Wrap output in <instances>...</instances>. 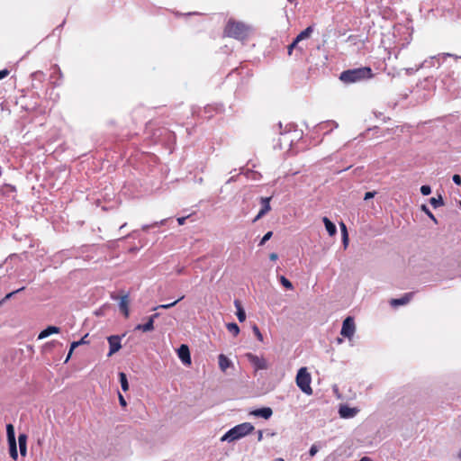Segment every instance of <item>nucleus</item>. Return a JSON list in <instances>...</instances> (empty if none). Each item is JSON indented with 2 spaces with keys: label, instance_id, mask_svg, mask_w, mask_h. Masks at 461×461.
I'll list each match as a JSON object with an SVG mask.
<instances>
[{
  "label": "nucleus",
  "instance_id": "1",
  "mask_svg": "<svg viewBox=\"0 0 461 461\" xmlns=\"http://www.w3.org/2000/svg\"><path fill=\"white\" fill-rule=\"evenodd\" d=\"M373 72L369 67H362L343 71L339 79L345 84H353L373 77Z\"/></svg>",
  "mask_w": 461,
  "mask_h": 461
},
{
  "label": "nucleus",
  "instance_id": "2",
  "mask_svg": "<svg viewBox=\"0 0 461 461\" xmlns=\"http://www.w3.org/2000/svg\"><path fill=\"white\" fill-rule=\"evenodd\" d=\"M254 430V426L249 422L239 424L229 429L221 438V441L233 442L250 434Z\"/></svg>",
  "mask_w": 461,
  "mask_h": 461
},
{
  "label": "nucleus",
  "instance_id": "3",
  "mask_svg": "<svg viewBox=\"0 0 461 461\" xmlns=\"http://www.w3.org/2000/svg\"><path fill=\"white\" fill-rule=\"evenodd\" d=\"M313 30V25H310L305 30L301 32L293 41V42L288 46V55L291 56L293 54L294 50H295L302 55L304 52L305 49L307 48V45L304 44L303 41L311 38Z\"/></svg>",
  "mask_w": 461,
  "mask_h": 461
},
{
  "label": "nucleus",
  "instance_id": "4",
  "mask_svg": "<svg viewBox=\"0 0 461 461\" xmlns=\"http://www.w3.org/2000/svg\"><path fill=\"white\" fill-rule=\"evenodd\" d=\"M224 32L229 37L244 40L249 36V27L243 23L230 20Z\"/></svg>",
  "mask_w": 461,
  "mask_h": 461
},
{
  "label": "nucleus",
  "instance_id": "5",
  "mask_svg": "<svg viewBox=\"0 0 461 461\" xmlns=\"http://www.w3.org/2000/svg\"><path fill=\"white\" fill-rule=\"evenodd\" d=\"M295 381L297 386L302 390V392L307 395H311L312 393V389L311 387L312 378L306 367H301L298 370Z\"/></svg>",
  "mask_w": 461,
  "mask_h": 461
},
{
  "label": "nucleus",
  "instance_id": "6",
  "mask_svg": "<svg viewBox=\"0 0 461 461\" xmlns=\"http://www.w3.org/2000/svg\"><path fill=\"white\" fill-rule=\"evenodd\" d=\"M439 84L442 88L451 93L452 95H458V89L456 87V80L454 78V72H444L439 77Z\"/></svg>",
  "mask_w": 461,
  "mask_h": 461
},
{
  "label": "nucleus",
  "instance_id": "7",
  "mask_svg": "<svg viewBox=\"0 0 461 461\" xmlns=\"http://www.w3.org/2000/svg\"><path fill=\"white\" fill-rule=\"evenodd\" d=\"M6 434H7V441H8V445H9L10 456L13 459L16 460L18 458V452H17L14 428L12 424L6 425Z\"/></svg>",
  "mask_w": 461,
  "mask_h": 461
},
{
  "label": "nucleus",
  "instance_id": "8",
  "mask_svg": "<svg viewBox=\"0 0 461 461\" xmlns=\"http://www.w3.org/2000/svg\"><path fill=\"white\" fill-rule=\"evenodd\" d=\"M355 331H356V325H355L354 318L351 316H348L343 321L340 334L343 337L348 338V339H351L355 334Z\"/></svg>",
  "mask_w": 461,
  "mask_h": 461
},
{
  "label": "nucleus",
  "instance_id": "9",
  "mask_svg": "<svg viewBox=\"0 0 461 461\" xmlns=\"http://www.w3.org/2000/svg\"><path fill=\"white\" fill-rule=\"evenodd\" d=\"M246 357L256 371L267 369L268 365L264 357H259L252 353L246 354Z\"/></svg>",
  "mask_w": 461,
  "mask_h": 461
},
{
  "label": "nucleus",
  "instance_id": "10",
  "mask_svg": "<svg viewBox=\"0 0 461 461\" xmlns=\"http://www.w3.org/2000/svg\"><path fill=\"white\" fill-rule=\"evenodd\" d=\"M108 343L110 346V351L108 353V356H112L122 348L121 345V337L117 335H113L108 337Z\"/></svg>",
  "mask_w": 461,
  "mask_h": 461
},
{
  "label": "nucleus",
  "instance_id": "11",
  "mask_svg": "<svg viewBox=\"0 0 461 461\" xmlns=\"http://www.w3.org/2000/svg\"><path fill=\"white\" fill-rule=\"evenodd\" d=\"M177 356L185 365H191V357L189 348L183 344L177 349Z\"/></svg>",
  "mask_w": 461,
  "mask_h": 461
},
{
  "label": "nucleus",
  "instance_id": "12",
  "mask_svg": "<svg viewBox=\"0 0 461 461\" xmlns=\"http://www.w3.org/2000/svg\"><path fill=\"white\" fill-rule=\"evenodd\" d=\"M446 56H450V53H440V54H438L436 56H432L429 59H425L419 66V68L416 70H418V69H420L421 68H430V67H433V66H435V62L436 61L438 62L440 59H444V58H446Z\"/></svg>",
  "mask_w": 461,
  "mask_h": 461
},
{
  "label": "nucleus",
  "instance_id": "13",
  "mask_svg": "<svg viewBox=\"0 0 461 461\" xmlns=\"http://www.w3.org/2000/svg\"><path fill=\"white\" fill-rule=\"evenodd\" d=\"M158 317V313H155L149 318L145 324H138L135 327L136 330H142L143 332L151 331L154 330V320Z\"/></svg>",
  "mask_w": 461,
  "mask_h": 461
},
{
  "label": "nucleus",
  "instance_id": "14",
  "mask_svg": "<svg viewBox=\"0 0 461 461\" xmlns=\"http://www.w3.org/2000/svg\"><path fill=\"white\" fill-rule=\"evenodd\" d=\"M413 294H414L413 293H407L404 295H402L401 298L392 299L390 301V304L393 307H398V306H401V305H405L409 302H411V300L413 297Z\"/></svg>",
  "mask_w": 461,
  "mask_h": 461
},
{
  "label": "nucleus",
  "instance_id": "15",
  "mask_svg": "<svg viewBox=\"0 0 461 461\" xmlns=\"http://www.w3.org/2000/svg\"><path fill=\"white\" fill-rule=\"evenodd\" d=\"M357 409L348 407V405H341L339 410V414L341 418L350 419L356 416Z\"/></svg>",
  "mask_w": 461,
  "mask_h": 461
},
{
  "label": "nucleus",
  "instance_id": "16",
  "mask_svg": "<svg viewBox=\"0 0 461 461\" xmlns=\"http://www.w3.org/2000/svg\"><path fill=\"white\" fill-rule=\"evenodd\" d=\"M250 414L255 417H261L264 418L265 420H268L272 416L273 411L269 407H263L252 411Z\"/></svg>",
  "mask_w": 461,
  "mask_h": 461
},
{
  "label": "nucleus",
  "instance_id": "17",
  "mask_svg": "<svg viewBox=\"0 0 461 461\" xmlns=\"http://www.w3.org/2000/svg\"><path fill=\"white\" fill-rule=\"evenodd\" d=\"M270 200H271V197H262L261 198L262 207L254 221H258V219H260L262 216H264L267 212H268L271 210Z\"/></svg>",
  "mask_w": 461,
  "mask_h": 461
},
{
  "label": "nucleus",
  "instance_id": "18",
  "mask_svg": "<svg viewBox=\"0 0 461 461\" xmlns=\"http://www.w3.org/2000/svg\"><path fill=\"white\" fill-rule=\"evenodd\" d=\"M18 443L21 456H25L27 454V435L24 433L19 434Z\"/></svg>",
  "mask_w": 461,
  "mask_h": 461
},
{
  "label": "nucleus",
  "instance_id": "19",
  "mask_svg": "<svg viewBox=\"0 0 461 461\" xmlns=\"http://www.w3.org/2000/svg\"><path fill=\"white\" fill-rule=\"evenodd\" d=\"M219 367L222 372L232 366V362L223 354H220L218 357Z\"/></svg>",
  "mask_w": 461,
  "mask_h": 461
},
{
  "label": "nucleus",
  "instance_id": "20",
  "mask_svg": "<svg viewBox=\"0 0 461 461\" xmlns=\"http://www.w3.org/2000/svg\"><path fill=\"white\" fill-rule=\"evenodd\" d=\"M59 327H56V326H49L48 328H46L45 330H43L42 331H41V333L39 334L38 336V339H43L47 337H49L50 335L51 334H56V333H59Z\"/></svg>",
  "mask_w": 461,
  "mask_h": 461
},
{
  "label": "nucleus",
  "instance_id": "21",
  "mask_svg": "<svg viewBox=\"0 0 461 461\" xmlns=\"http://www.w3.org/2000/svg\"><path fill=\"white\" fill-rule=\"evenodd\" d=\"M128 304H129L128 295L126 294V295L122 296L120 303H119V307H120V311L124 314V316L126 318L129 316Z\"/></svg>",
  "mask_w": 461,
  "mask_h": 461
},
{
  "label": "nucleus",
  "instance_id": "22",
  "mask_svg": "<svg viewBox=\"0 0 461 461\" xmlns=\"http://www.w3.org/2000/svg\"><path fill=\"white\" fill-rule=\"evenodd\" d=\"M322 221L329 235L334 236L337 233L336 225L332 221H330L327 217H323Z\"/></svg>",
  "mask_w": 461,
  "mask_h": 461
},
{
  "label": "nucleus",
  "instance_id": "23",
  "mask_svg": "<svg viewBox=\"0 0 461 461\" xmlns=\"http://www.w3.org/2000/svg\"><path fill=\"white\" fill-rule=\"evenodd\" d=\"M234 305L237 309V318L238 320L240 321V322H243L245 320H246V312L243 309V307L241 306V303L239 300H235L234 301Z\"/></svg>",
  "mask_w": 461,
  "mask_h": 461
},
{
  "label": "nucleus",
  "instance_id": "24",
  "mask_svg": "<svg viewBox=\"0 0 461 461\" xmlns=\"http://www.w3.org/2000/svg\"><path fill=\"white\" fill-rule=\"evenodd\" d=\"M119 381H120L121 387H122V391H124V392L128 391L129 390V383H128L127 375L123 372L119 373Z\"/></svg>",
  "mask_w": 461,
  "mask_h": 461
},
{
  "label": "nucleus",
  "instance_id": "25",
  "mask_svg": "<svg viewBox=\"0 0 461 461\" xmlns=\"http://www.w3.org/2000/svg\"><path fill=\"white\" fill-rule=\"evenodd\" d=\"M167 221V219H164V220H161L160 221H155L152 224H146V225L142 226V230L144 231H147L151 228L162 226V225L166 224Z\"/></svg>",
  "mask_w": 461,
  "mask_h": 461
},
{
  "label": "nucleus",
  "instance_id": "26",
  "mask_svg": "<svg viewBox=\"0 0 461 461\" xmlns=\"http://www.w3.org/2000/svg\"><path fill=\"white\" fill-rule=\"evenodd\" d=\"M318 127H319V130H321V131L330 127V131H331L333 128H337L338 124H337V122H335L333 121H329V122L320 123Z\"/></svg>",
  "mask_w": 461,
  "mask_h": 461
},
{
  "label": "nucleus",
  "instance_id": "27",
  "mask_svg": "<svg viewBox=\"0 0 461 461\" xmlns=\"http://www.w3.org/2000/svg\"><path fill=\"white\" fill-rule=\"evenodd\" d=\"M429 203L430 204L434 207V208H438L441 205H443V199L442 197L439 195L438 197H431L429 199Z\"/></svg>",
  "mask_w": 461,
  "mask_h": 461
},
{
  "label": "nucleus",
  "instance_id": "28",
  "mask_svg": "<svg viewBox=\"0 0 461 461\" xmlns=\"http://www.w3.org/2000/svg\"><path fill=\"white\" fill-rule=\"evenodd\" d=\"M227 330L232 333L234 336H237L239 333H240V328L239 326L234 323V322H230V323H228L227 324Z\"/></svg>",
  "mask_w": 461,
  "mask_h": 461
},
{
  "label": "nucleus",
  "instance_id": "29",
  "mask_svg": "<svg viewBox=\"0 0 461 461\" xmlns=\"http://www.w3.org/2000/svg\"><path fill=\"white\" fill-rule=\"evenodd\" d=\"M183 298H184V296H181L179 299H177L176 301H175V302H173L171 303L160 304V305L157 306L156 308H154V310H157V309H169V308L173 307L174 305H176Z\"/></svg>",
  "mask_w": 461,
  "mask_h": 461
},
{
  "label": "nucleus",
  "instance_id": "30",
  "mask_svg": "<svg viewBox=\"0 0 461 461\" xmlns=\"http://www.w3.org/2000/svg\"><path fill=\"white\" fill-rule=\"evenodd\" d=\"M280 282L281 284L286 288V289H289V290H292L294 289V286L292 285V283L287 279L285 278V276H280Z\"/></svg>",
  "mask_w": 461,
  "mask_h": 461
},
{
  "label": "nucleus",
  "instance_id": "31",
  "mask_svg": "<svg viewBox=\"0 0 461 461\" xmlns=\"http://www.w3.org/2000/svg\"><path fill=\"white\" fill-rule=\"evenodd\" d=\"M252 330H253V333L255 334V336L257 337V339L259 340V341H263V335L262 333L260 332L258 327L257 325H253L252 327Z\"/></svg>",
  "mask_w": 461,
  "mask_h": 461
},
{
  "label": "nucleus",
  "instance_id": "32",
  "mask_svg": "<svg viewBox=\"0 0 461 461\" xmlns=\"http://www.w3.org/2000/svg\"><path fill=\"white\" fill-rule=\"evenodd\" d=\"M421 210L434 221L437 222V220L433 213L429 211V209L426 205L421 206Z\"/></svg>",
  "mask_w": 461,
  "mask_h": 461
},
{
  "label": "nucleus",
  "instance_id": "33",
  "mask_svg": "<svg viewBox=\"0 0 461 461\" xmlns=\"http://www.w3.org/2000/svg\"><path fill=\"white\" fill-rule=\"evenodd\" d=\"M319 448H320V446L318 444H313L312 445V447H310V450H309V455L310 456H314L317 452L319 451Z\"/></svg>",
  "mask_w": 461,
  "mask_h": 461
},
{
  "label": "nucleus",
  "instance_id": "34",
  "mask_svg": "<svg viewBox=\"0 0 461 461\" xmlns=\"http://www.w3.org/2000/svg\"><path fill=\"white\" fill-rule=\"evenodd\" d=\"M80 345V342L78 341H74L71 346H70V349H69V352H68V355L67 357V359H66V362L70 358L71 355H72V352L73 350L78 347Z\"/></svg>",
  "mask_w": 461,
  "mask_h": 461
},
{
  "label": "nucleus",
  "instance_id": "35",
  "mask_svg": "<svg viewBox=\"0 0 461 461\" xmlns=\"http://www.w3.org/2000/svg\"><path fill=\"white\" fill-rule=\"evenodd\" d=\"M420 193L423 194V195H429L431 194V188L429 185H422L420 187Z\"/></svg>",
  "mask_w": 461,
  "mask_h": 461
},
{
  "label": "nucleus",
  "instance_id": "36",
  "mask_svg": "<svg viewBox=\"0 0 461 461\" xmlns=\"http://www.w3.org/2000/svg\"><path fill=\"white\" fill-rule=\"evenodd\" d=\"M272 234H273V233H272V231H268V232H267V233L263 236L262 240H260L259 245H260V246L264 245V244H265V243H266V242H267V240L272 237Z\"/></svg>",
  "mask_w": 461,
  "mask_h": 461
},
{
  "label": "nucleus",
  "instance_id": "37",
  "mask_svg": "<svg viewBox=\"0 0 461 461\" xmlns=\"http://www.w3.org/2000/svg\"><path fill=\"white\" fill-rule=\"evenodd\" d=\"M52 70H53V72H52V74H51V77H55V75H56V76H59V77H61V70H60V68H59L57 65H55V66L52 68Z\"/></svg>",
  "mask_w": 461,
  "mask_h": 461
},
{
  "label": "nucleus",
  "instance_id": "38",
  "mask_svg": "<svg viewBox=\"0 0 461 461\" xmlns=\"http://www.w3.org/2000/svg\"><path fill=\"white\" fill-rule=\"evenodd\" d=\"M452 179L456 185H461V176L459 175H454Z\"/></svg>",
  "mask_w": 461,
  "mask_h": 461
},
{
  "label": "nucleus",
  "instance_id": "39",
  "mask_svg": "<svg viewBox=\"0 0 461 461\" xmlns=\"http://www.w3.org/2000/svg\"><path fill=\"white\" fill-rule=\"evenodd\" d=\"M375 194H376V193H375V191H373V192H366V193L365 194V197H364V199H365V200H369V199H371V198L375 197Z\"/></svg>",
  "mask_w": 461,
  "mask_h": 461
},
{
  "label": "nucleus",
  "instance_id": "40",
  "mask_svg": "<svg viewBox=\"0 0 461 461\" xmlns=\"http://www.w3.org/2000/svg\"><path fill=\"white\" fill-rule=\"evenodd\" d=\"M23 290H24V287H21V288L14 291L12 293H9L8 294H6L5 299H10L14 294H17V293H19V292H21Z\"/></svg>",
  "mask_w": 461,
  "mask_h": 461
},
{
  "label": "nucleus",
  "instance_id": "41",
  "mask_svg": "<svg viewBox=\"0 0 461 461\" xmlns=\"http://www.w3.org/2000/svg\"><path fill=\"white\" fill-rule=\"evenodd\" d=\"M9 75L8 69L0 70V79L6 77Z\"/></svg>",
  "mask_w": 461,
  "mask_h": 461
},
{
  "label": "nucleus",
  "instance_id": "42",
  "mask_svg": "<svg viewBox=\"0 0 461 461\" xmlns=\"http://www.w3.org/2000/svg\"><path fill=\"white\" fill-rule=\"evenodd\" d=\"M342 241H343L344 247L346 248L348 246V233H343Z\"/></svg>",
  "mask_w": 461,
  "mask_h": 461
},
{
  "label": "nucleus",
  "instance_id": "43",
  "mask_svg": "<svg viewBox=\"0 0 461 461\" xmlns=\"http://www.w3.org/2000/svg\"><path fill=\"white\" fill-rule=\"evenodd\" d=\"M119 402L122 407H125L127 405L125 399L120 393H119Z\"/></svg>",
  "mask_w": 461,
  "mask_h": 461
},
{
  "label": "nucleus",
  "instance_id": "44",
  "mask_svg": "<svg viewBox=\"0 0 461 461\" xmlns=\"http://www.w3.org/2000/svg\"><path fill=\"white\" fill-rule=\"evenodd\" d=\"M55 343H56V341L48 342V343H46V344L43 346V348L46 350L47 348H50V347L54 346V345H55Z\"/></svg>",
  "mask_w": 461,
  "mask_h": 461
},
{
  "label": "nucleus",
  "instance_id": "45",
  "mask_svg": "<svg viewBox=\"0 0 461 461\" xmlns=\"http://www.w3.org/2000/svg\"><path fill=\"white\" fill-rule=\"evenodd\" d=\"M269 258L272 260V261H276L277 258H278V256L276 253H271L269 255Z\"/></svg>",
  "mask_w": 461,
  "mask_h": 461
},
{
  "label": "nucleus",
  "instance_id": "46",
  "mask_svg": "<svg viewBox=\"0 0 461 461\" xmlns=\"http://www.w3.org/2000/svg\"><path fill=\"white\" fill-rule=\"evenodd\" d=\"M42 76H43V74L41 71H37V72L32 74V77H35V78H40Z\"/></svg>",
  "mask_w": 461,
  "mask_h": 461
},
{
  "label": "nucleus",
  "instance_id": "47",
  "mask_svg": "<svg viewBox=\"0 0 461 461\" xmlns=\"http://www.w3.org/2000/svg\"><path fill=\"white\" fill-rule=\"evenodd\" d=\"M186 217H180L177 219L178 224L183 225L185 222Z\"/></svg>",
  "mask_w": 461,
  "mask_h": 461
},
{
  "label": "nucleus",
  "instance_id": "48",
  "mask_svg": "<svg viewBox=\"0 0 461 461\" xmlns=\"http://www.w3.org/2000/svg\"><path fill=\"white\" fill-rule=\"evenodd\" d=\"M262 439H263V431L262 430H258V440L261 441Z\"/></svg>",
  "mask_w": 461,
  "mask_h": 461
},
{
  "label": "nucleus",
  "instance_id": "49",
  "mask_svg": "<svg viewBox=\"0 0 461 461\" xmlns=\"http://www.w3.org/2000/svg\"><path fill=\"white\" fill-rule=\"evenodd\" d=\"M340 227H341L342 234L343 233H348L346 225L343 222L340 223Z\"/></svg>",
  "mask_w": 461,
  "mask_h": 461
},
{
  "label": "nucleus",
  "instance_id": "50",
  "mask_svg": "<svg viewBox=\"0 0 461 461\" xmlns=\"http://www.w3.org/2000/svg\"><path fill=\"white\" fill-rule=\"evenodd\" d=\"M449 57H452V58H454L456 59H461V56H456V55H454V54H450Z\"/></svg>",
  "mask_w": 461,
  "mask_h": 461
},
{
  "label": "nucleus",
  "instance_id": "51",
  "mask_svg": "<svg viewBox=\"0 0 461 461\" xmlns=\"http://www.w3.org/2000/svg\"><path fill=\"white\" fill-rule=\"evenodd\" d=\"M78 342H80V345L86 343L85 338H82Z\"/></svg>",
  "mask_w": 461,
  "mask_h": 461
},
{
  "label": "nucleus",
  "instance_id": "52",
  "mask_svg": "<svg viewBox=\"0 0 461 461\" xmlns=\"http://www.w3.org/2000/svg\"><path fill=\"white\" fill-rule=\"evenodd\" d=\"M457 456H458L459 459H461V448H460V451L458 452Z\"/></svg>",
  "mask_w": 461,
  "mask_h": 461
},
{
  "label": "nucleus",
  "instance_id": "53",
  "mask_svg": "<svg viewBox=\"0 0 461 461\" xmlns=\"http://www.w3.org/2000/svg\"><path fill=\"white\" fill-rule=\"evenodd\" d=\"M342 341H343V340H342L341 339H338V343H339V344L342 343Z\"/></svg>",
  "mask_w": 461,
  "mask_h": 461
},
{
  "label": "nucleus",
  "instance_id": "54",
  "mask_svg": "<svg viewBox=\"0 0 461 461\" xmlns=\"http://www.w3.org/2000/svg\"><path fill=\"white\" fill-rule=\"evenodd\" d=\"M232 180H233V177H230V178L228 180V182H230V181H232Z\"/></svg>",
  "mask_w": 461,
  "mask_h": 461
}]
</instances>
